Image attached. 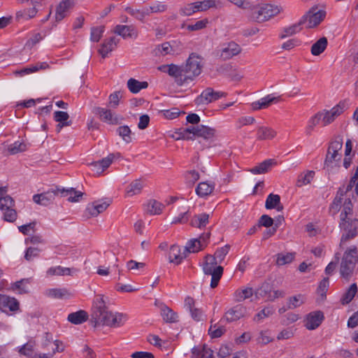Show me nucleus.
<instances>
[{"label": "nucleus", "mask_w": 358, "mask_h": 358, "mask_svg": "<svg viewBox=\"0 0 358 358\" xmlns=\"http://www.w3.org/2000/svg\"><path fill=\"white\" fill-rule=\"evenodd\" d=\"M203 59L197 53L192 52L186 60L185 64L176 65L174 64H163L157 69L174 78L178 86H182L192 82L199 76L203 67Z\"/></svg>", "instance_id": "obj_1"}, {"label": "nucleus", "mask_w": 358, "mask_h": 358, "mask_svg": "<svg viewBox=\"0 0 358 358\" xmlns=\"http://www.w3.org/2000/svg\"><path fill=\"white\" fill-rule=\"evenodd\" d=\"M124 317V315L122 313L113 314L108 310L103 296H96L90 315V322L94 327L100 324L110 327H120L123 324Z\"/></svg>", "instance_id": "obj_2"}, {"label": "nucleus", "mask_w": 358, "mask_h": 358, "mask_svg": "<svg viewBox=\"0 0 358 358\" xmlns=\"http://www.w3.org/2000/svg\"><path fill=\"white\" fill-rule=\"evenodd\" d=\"M83 195V192L76 191L73 187L65 189L56 187L55 189L34 195L33 200L38 204L46 206L52 203L56 196H60L61 197L69 196L68 200L69 201L77 202L80 201Z\"/></svg>", "instance_id": "obj_3"}, {"label": "nucleus", "mask_w": 358, "mask_h": 358, "mask_svg": "<svg viewBox=\"0 0 358 358\" xmlns=\"http://www.w3.org/2000/svg\"><path fill=\"white\" fill-rule=\"evenodd\" d=\"M357 263L358 264V250L354 245L348 248L343 253L340 267L341 277L349 280L353 274Z\"/></svg>", "instance_id": "obj_4"}, {"label": "nucleus", "mask_w": 358, "mask_h": 358, "mask_svg": "<svg viewBox=\"0 0 358 358\" xmlns=\"http://www.w3.org/2000/svg\"><path fill=\"white\" fill-rule=\"evenodd\" d=\"M219 260L215 255H208L206 256V262L203 266V273L206 275H211L210 287L214 289L217 285L222 276L224 268L218 266Z\"/></svg>", "instance_id": "obj_5"}, {"label": "nucleus", "mask_w": 358, "mask_h": 358, "mask_svg": "<svg viewBox=\"0 0 358 358\" xmlns=\"http://www.w3.org/2000/svg\"><path fill=\"white\" fill-rule=\"evenodd\" d=\"M281 10L282 8L280 6L268 3L264 4L260 7L252 9L250 18L253 21L262 22L277 15Z\"/></svg>", "instance_id": "obj_6"}, {"label": "nucleus", "mask_w": 358, "mask_h": 358, "mask_svg": "<svg viewBox=\"0 0 358 358\" xmlns=\"http://www.w3.org/2000/svg\"><path fill=\"white\" fill-rule=\"evenodd\" d=\"M340 229L344 231L341 238L340 246L343 243L355 238L358 235V220L352 218L344 219L339 222Z\"/></svg>", "instance_id": "obj_7"}, {"label": "nucleus", "mask_w": 358, "mask_h": 358, "mask_svg": "<svg viewBox=\"0 0 358 358\" xmlns=\"http://www.w3.org/2000/svg\"><path fill=\"white\" fill-rule=\"evenodd\" d=\"M349 106L346 100H343L338 102L337 105L333 107L331 110H324L322 119V124L324 127L332 123L337 117L341 115L345 110L348 108Z\"/></svg>", "instance_id": "obj_8"}, {"label": "nucleus", "mask_w": 358, "mask_h": 358, "mask_svg": "<svg viewBox=\"0 0 358 358\" xmlns=\"http://www.w3.org/2000/svg\"><path fill=\"white\" fill-rule=\"evenodd\" d=\"M227 94L226 92H216L211 87H207L196 98L195 103L198 105L208 104L222 97H225Z\"/></svg>", "instance_id": "obj_9"}, {"label": "nucleus", "mask_w": 358, "mask_h": 358, "mask_svg": "<svg viewBox=\"0 0 358 358\" xmlns=\"http://www.w3.org/2000/svg\"><path fill=\"white\" fill-rule=\"evenodd\" d=\"M247 315V308L242 304H238L228 310L220 321L225 320L228 322H232L245 317Z\"/></svg>", "instance_id": "obj_10"}, {"label": "nucleus", "mask_w": 358, "mask_h": 358, "mask_svg": "<svg viewBox=\"0 0 358 358\" xmlns=\"http://www.w3.org/2000/svg\"><path fill=\"white\" fill-rule=\"evenodd\" d=\"M306 16L308 22V27L313 28L320 24L326 16V12L323 10H318L317 8L313 7L309 11L303 15Z\"/></svg>", "instance_id": "obj_11"}, {"label": "nucleus", "mask_w": 358, "mask_h": 358, "mask_svg": "<svg viewBox=\"0 0 358 358\" xmlns=\"http://www.w3.org/2000/svg\"><path fill=\"white\" fill-rule=\"evenodd\" d=\"M241 52V48L238 44L234 41H231L225 45L221 49L217 50L219 55L223 60L231 59L232 57L238 55Z\"/></svg>", "instance_id": "obj_12"}, {"label": "nucleus", "mask_w": 358, "mask_h": 358, "mask_svg": "<svg viewBox=\"0 0 358 358\" xmlns=\"http://www.w3.org/2000/svg\"><path fill=\"white\" fill-rule=\"evenodd\" d=\"M324 320V313L321 310H316L307 315L305 320V327L308 330L317 329Z\"/></svg>", "instance_id": "obj_13"}, {"label": "nucleus", "mask_w": 358, "mask_h": 358, "mask_svg": "<svg viewBox=\"0 0 358 358\" xmlns=\"http://www.w3.org/2000/svg\"><path fill=\"white\" fill-rule=\"evenodd\" d=\"M92 112L96 115H98L102 122L110 124H119L118 117L115 116L110 109L101 107H94L92 110Z\"/></svg>", "instance_id": "obj_14"}, {"label": "nucleus", "mask_w": 358, "mask_h": 358, "mask_svg": "<svg viewBox=\"0 0 358 358\" xmlns=\"http://www.w3.org/2000/svg\"><path fill=\"white\" fill-rule=\"evenodd\" d=\"M113 32L121 36L123 38H136L138 30L134 25H116Z\"/></svg>", "instance_id": "obj_15"}, {"label": "nucleus", "mask_w": 358, "mask_h": 358, "mask_svg": "<svg viewBox=\"0 0 358 358\" xmlns=\"http://www.w3.org/2000/svg\"><path fill=\"white\" fill-rule=\"evenodd\" d=\"M19 307L20 303L15 298L0 294V309L2 311L15 312L19 309Z\"/></svg>", "instance_id": "obj_16"}, {"label": "nucleus", "mask_w": 358, "mask_h": 358, "mask_svg": "<svg viewBox=\"0 0 358 358\" xmlns=\"http://www.w3.org/2000/svg\"><path fill=\"white\" fill-rule=\"evenodd\" d=\"M109 205L110 204L106 201H94L87 206L85 210V213L90 216L96 217L99 214L106 210Z\"/></svg>", "instance_id": "obj_17"}, {"label": "nucleus", "mask_w": 358, "mask_h": 358, "mask_svg": "<svg viewBox=\"0 0 358 358\" xmlns=\"http://www.w3.org/2000/svg\"><path fill=\"white\" fill-rule=\"evenodd\" d=\"M280 100V96H273L272 94H268L264 98H262L257 101H255L251 104L252 108L254 110L266 108L273 103H277Z\"/></svg>", "instance_id": "obj_18"}, {"label": "nucleus", "mask_w": 358, "mask_h": 358, "mask_svg": "<svg viewBox=\"0 0 358 358\" xmlns=\"http://www.w3.org/2000/svg\"><path fill=\"white\" fill-rule=\"evenodd\" d=\"M187 257L185 250L182 254L181 253L180 248L178 245H173L171 246L169 253V259L171 263H174L178 265L181 263L183 259Z\"/></svg>", "instance_id": "obj_19"}, {"label": "nucleus", "mask_w": 358, "mask_h": 358, "mask_svg": "<svg viewBox=\"0 0 358 358\" xmlns=\"http://www.w3.org/2000/svg\"><path fill=\"white\" fill-rule=\"evenodd\" d=\"M307 21L306 16H302L297 23H295L288 27L282 29V34L280 35V38H285L287 36H292L301 30V26Z\"/></svg>", "instance_id": "obj_20"}, {"label": "nucleus", "mask_w": 358, "mask_h": 358, "mask_svg": "<svg viewBox=\"0 0 358 358\" xmlns=\"http://www.w3.org/2000/svg\"><path fill=\"white\" fill-rule=\"evenodd\" d=\"M119 42V39L115 36L106 39L101 45V48L99 50V54L103 58H106L108 54L115 49Z\"/></svg>", "instance_id": "obj_21"}, {"label": "nucleus", "mask_w": 358, "mask_h": 358, "mask_svg": "<svg viewBox=\"0 0 358 358\" xmlns=\"http://www.w3.org/2000/svg\"><path fill=\"white\" fill-rule=\"evenodd\" d=\"M73 6V0H62L57 6L55 13L57 22L62 20L66 15V13Z\"/></svg>", "instance_id": "obj_22"}, {"label": "nucleus", "mask_w": 358, "mask_h": 358, "mask_svg": "<svg viewBox=\"0 0 358 358\" xmlns=\"http://www.w3.org/2000/svg\"><path fill=\"white\" fill-rule=\"evenodd\" d=\"M48 68H49V64L47 62L37 63L35 65H30L20 70H16L13 72V74L15 76H24V75L36 72L40 69L43 70Z\"/></svg>", "instance_id": "obj_23"}, {"label": "nucleus", "mask_w": 358, "mask_h": 358, "mask_svg": "<svg viewBox=\"0 0 358 358\" xmlns=\"http://www.w3.org/2000/svg\"><path fill=\"white\" fill-rule=\"evenodd\" d=\"M115 155L114 153H111L101 160L92 162L90 165L91 166H99V169L96 170V173L100 174L110 166L115 159Z\"/></svg>", "instance_id": "obj_24"}, {"label": "nucleus", "mask_w": 358, "mask_h": 358, "mask_svg": "<svg viewBox=\"0 0 358 358\" xmlns=\"http://www.w3.org/2000/svg\"><path fill=\"white\" fill-rule=\"evenodd\" d=\"M209 223V215L206 213L194 215L190 220L189 224L192 227L203 229Z\"/></svg>", "instance_id": "obj_25"}, {"label": "nucleus", "mask_w": 358, "mask_h": 358, "mask_svg": "<svg viewBox=\"0 0 358 358\" xmlns=\"http://www.w3.org/2000/svg\"><path fill=\"white\" fill-rule=\"evenodd\" d=\"M273 291V286L269 282H264L262 285L255 291V296L257 299H266L269 301V298Z\"/></svg>", "instance_id": "obj_26"}, {"label": "nucleus", "mask_w": 358, "mask_h": 358, "mask_svg": "<svg viewBox=\"0 0 358 358\" xmlns=\"http://www.w3.org/2000/svg\"><path fill=\"white\" fill-rule=\"evenodd\" d=\"M265 207L266 209H276L278 211H282L284 208L280 202V196L273 193L267 196Z\"/></svg>", "instance_id": "obj_27"}, {"label": "nucleus", "mask_w": 358, "mask_h": 358, "mask_svg": "<svg viewBox=\"0 0 358 358\" xmlns=\"http://www.w3.org/2000/svg\"><path fill=\"white\" fill-rule=\"evenodd\" d=\"M124 10L127 13L141 22H145V17L150 16L148 7H143L141 9H134L132 7L127 6Z\"/></svg>", "instance_id": "obj_28"}, {"label": "nucleus", "mask_w": 358, "mask_h": 358, "mask_svg": "<svg viewBox=\"0 0 358 358\" xmlns=\"http://www.w3.org/2000/svg\"><path fill=\"white\" fill-rule=\"evenodd\" d=\"M69 118V115L66 112L58 110L54 113V120L59 122L57 125V130L58 132L60 131L63 127L70 126L71 124V121H68Z\"/></svg>", "instance_id": "obj_29"}, {"label": "nucleus", "mask_w": 358, "mask_h": 358, "mask_svg": "<svg viewBox=\"0 0 358 358\" xmlns=\"http://www.w3.org/2000/svg\"><path fill=\"white\" fill-rule=\"evenodd\" d=\"M88 313L83 310L71 313L68 315L67 320L73 324H80L88 320Z\"/></svg>", "instance_id": "obj_30"}, {"label": "nucleus", "mask_w": 358, "mask_h": 358, "mask_svg": "<svg viewBox=\"0 0 358 358\" xmlns=\"http://www.w3.org/2000/svg\"><path fill=\"white\" fill-rule=\"evenodd\" d=\"M78 269L62 267L60 266L50 267L47 271L48 275H73L74 273H77Z\"/></svg>", "instance_id": "obj_31"}, {"label": "nucleus", "mask_w": 358, "mask_h": 358, "mask_svg": "<svg viewBox=\"0 0 358 358\" xmlns=\"http://www.w3.org/2000/svg\"><path fill=\"white\" fill-rule=\"evenodd\" d=\"M277 132L271 127H259L257 131V139L259 141L273 139Z\"/></svg>", "instance_id": "obj_32"}, {"label": "nucleus", "mask_w": 358, "mask_h": 358, "mask_svg": "<svg viewBox=\"0 0 358 358\" xmlns=\"http://www.w3.org/2000/svg\"><path fill=\"white\" fill-rule=\"evenodd\" d=\"M215 189V184L213 182L208 183V182H202L199 183L196 188V193L200 197H205L210 195Z\"/></svg>", "instance_id": "obj_33"}, {"label": "nucleus", "mask_w": 358, "mask_h": 358, "mask_svg": "<svg viewBox=\"0 0 358 358\" xmlns=\"http://www.w3.org/2000/svg\"><path fill=\"white\" fill-rule=\"evenodd\" d=\"M148 83L146 81H138L134 78H130L127 81V87L131 93L136 94L143 89H146Z\"/></svg>", "instance_id": "obj_34"}, {"label": "nucleus", "mask_w": 358, "mask_h": 358, "mask_svg": "<svg viewBox=\"0 0 358 358\" xmlns=\"http://www.w3.org/2000/svg\"><path fill=\"white\" fill-rule=\"evenodd\" d=\"M215 129L203 124L198 125L196 130V137H202L204 139H210L215 136Z\"/></svg>", "instance_id": "obj_35"}, {"label": "nucleus", "mask_w": 358, "mask_h": 358, "mask_svg": "<svg viewBox=\"0 0 358 358\" xmlns=\"http://www.w3.org/2000/svg\"><path fill=\"white\" fill-rule=\"evenodd\" d=\"M295 255H296L295 252H286V253L280 252V253H278L275 255V257H276L275 264L278 266H284L287 264H290L294 259Z\"/></svg>", "instance_id": "obj_36"}, {"label": "nucleus", "mask_w": 358, "mask_h": 358, "mask_svg": "<svg viewBox=\"0 0 358 358\" xmlns=\"http://www.w3.org/2000/svg\"><path fill=\"white\" fill-rule=\"evenodd\" d=\"M323 112H318L312 116L308 120V124L306 127V134L307 136H310L312 134L314 128L320 123V122L322 121Z\"/></svg>", "instance_id": "obj_37"}, {"label": "nucleus", "mask_w": 358, "mask_h": 358, "mask_svg": "<svg viewBox=\"0 0 358 358\" xmlns=\"http://www.w3.org/2000/svg\"><path fill=\"white\" fill-rule=\"evenodd\" d=\"M328 45L327 38L326 37H322L317 41L311 47V53L315 56H318L322 54Z\"/></svg>", "instance_id": "obj_38"}, {"label": "nucleus", "mask_w": 358, "mask_h": 358, "mask_svg": "<svg viewBox=\"0 0 358 358\" xmlns=\"http://www.w3.org/2000/svg\"><path fill=\"white\" fill-rule=\"evenodd\" d=\"M165 206L159 201L151 199L147 204V211L151 215H159L162 213Z\"/></svg>", "instance_id": "obj_39"}, {"label": "nucleus", "mask_w": 358, "mask_h": 358, "mask_svg": "<svg viewBox=\"0 0 358 358\" xmlns=\"http://www.w3.org/2000/svg\"><path fill=\"white\" fill-rule=\"evenodd\" d=\"M275 164L276 162H274L273 159H266L263 162L260 163L258 166L253 167L250 171L251 173L254 174L264 173L268 171V170L272 165Z\"/></svg>", "instance_id": "obj_40"}, {"label": "nucleus", "mask_w": 358, "mask_h": 358, "mask_svg": "<svg viewBox=\"0 0 358 358\" xmlns=\"http://www.w3.org/2000/svg\"><path fill=\"white\" fill-rule=\"evenodd\" d=\"M255 294V292L251 287L237 289L234 293V299L236 301H242L251 297Z\"/></svg>", "instance_id": "obj_41"}, {"label": "nucleus", "mask_w": 358, "mask_h": 358, "mask_svg": "<svg viewBox=\"0 0 358 358\" xmlns=\"http://www.w3.org/2000/svg\"><path fill=\"white\" fill-rule=\"evenodd\" d=\"M314 176L315 171H307L305 173H301L298 176L296 185L301 187L303 185L310 184Z\"/></svg>", "instance_id": "obj_42"}, {"label": "nucleus", "mask_w": 358, "mask_h": 358, "mask_svg": "<svg viewBox=\"0 0 358 358\" xmlns=\"http://www.w3.org/2000/svg\"><path fill=\"white\" fill-rule=\"evenodd\" d=\"M203 247L201 245V243H200V241L199 239L193 238L189 240L185 248H184L185 252L187 253L188 255L189 253L191 252H198L200 250H203Z\"/></svg>", "instance_id": "obj_43"}, {"label": "nucleus", "mask_w": 358, "mask_h": 358, "mask_svg": "<svg viewBox=\"0 0 358 358\" xmlns=\"http://www.w3.org/2000/svg\"><path fill=\"white\" fill-rule=\"evenodd\" d=\"M162 315L163 317L164 320L166 322H178V315L176 312H174L172 309L169 307L164 306L161 309Z\"/></svg>", "instance_id": "obj_44"}, {"label": "nucleus", "mask_w": 358, "mask_h": 358, "mask_svg": "<svg viewBox=\"0 0 358 358\" xmlns=\"http://www.w3.org/2000/svg\"><path fill=\"white\" fill-rule=\"evenodd\" d=\"M357 292V286L355 283L352 284L348 289L343 295L341 301L342 304H348L355 297Z\"/></svg>", "instance_id": "obj_45"}, {"label": "nucleus", "mask_w": 358, "mask_h": 358, "mask_svg": "<svg viewBox=\"0 0 358 358\" xmlns=\"http://www.w3.org/2000/svg\"><path fill=\"white\" fill-rule=\"evenodd\" d=\"M143 187V182L141 180H135L127 187V194L129 196H134L140 194Z\"/></svg>", "instance_id": "obj_46"}, {"label": "nucleus", "mask_w": 358, "mask_h": 358, "mask_svg": "<svg viewBox=\"0 0 358 358\" xmlns=\"http://www.w3.org/2000/svg\"><path fill=\"white\" fill-rule=\"evenodd\" d=\"M343 197V196H341V194H338L337 193L332 203H331L329 212L333 216H334L337 213L340 211L342 206Z\"/></svg>", "instance_id": "obj_47"}, {"label": "nucleus", "mask_w": 358, "mask_h": 358, "mask_svg": "<svg viewBox=\"0 0 358 358\" xmlns=\"http://www.w3.org/2000/svg\"><path fill=\"white\" fill-rule=\"evenodd\" d=\"M353 205L350 198L346 199L343 203V209L340 215V220L344 221V219L350 218L348 216L352 215Z\"/></svg>", "instance_id": "obj_48"}, {"label": "nucleus", "mask_w": 358, "mask_h": 358, "mask_svg": "<svg viewBox=\"0 0 358 358\" xmlns=\"http://www.w3.org/2000/svg\"><path fill=\"white\" fill-rule=\"evenodd\" d=\"M196 10L199 11H206L211 8L216 7V3L215 0H204L203 1L194 2Z\"/></svg>", "instance_id": "obj_49"}, {"label": "nucleus", "mask_w": 358, "mask_h": 358, "mask_svg": "<svg viewBox=\"0 0 358 358\" xmlns=\"http://www.w3.org/2000/svg\"><path fill=\"white\" fill-rule=\"evenodd\" d=\"M117 131L127 143L131 142V131L128 126L125 125L119 127L117 129Z\"/></svg>", "instance_id": "obj_50"}, {"label": "nucleus", "mask_w": 358, "mask_h": 358, "mask_svg": "<svg viewBox=\"0 0 358 358\" xmlns=\"http://www.w3.org/2000/svg\"><path fill=\"white\" fill-rule=\"evenodd\" d=\"M48 295L55 299H64L70 296L69 292L65 289H51L48 291Z\"/></svg>", "instance_id": "obj_51"}, {"label": "nucleus", "mask_w": 358, "mask_h": 358, "mask_svg": "<svg viewBox=\"0 0 358 358\" xmlns=\"http://www.w3.org/2000/svg\"><path fill=\"white\" fill-rule=\"evenodd\" d=\"M27 150V145L23 142L15 141L8 146V150L11 155H15Z\"/></svg>", "instance_id": "obj_52"}, {"label": "nucleus", "mask_w": 358, "mask_h": 358, "mask_svg": "<svg viewBox=\"0 0 358 358\" xmlns=\"http://www.w3.org/2000/svg\"><path fill=\"white\" fill-rule=\"evenodd\" d=\"M304 303L303 296L298 294L296 296H291L288 299L287 308L294 309L299 307Z\"/></svg>", "instance_id": "obj_53"}, {"label": "nucleus", "mask_w": 358, "mask_h": 358, "mask_svg": "<svg viewBox=\"0 0 358 358\" xmlns=\"http://www.w3.org/2000/svg\"><path fill=\"white\" fill-rule=\"evenodd\" d=\"M225 331L226 329L224 326H219L217 327V324H211L208 329V334L212 338L221 337Z\"/></svg>", "instance_id": "obj_54"}, {"label": "nucleus", "mask_w": 358, "mask_h": 358, "mask_svg": "<svg viewBox=\"0 0 358 358\" xmlns=\"http://www.w3.org/2000/svg\"><path fill=\"white\" fill-rule=\"evenodd\" d=\"M342 155L339 152H334V151L327 150L324 160V166H329L333 162H338L341 160Z\"/></svg>", "instance_id": "obj_55"}, {"label": "nucleus", "mask_w": 358, "mask_h": 358, "mask_svg": "<svg viewBox=\"0 0 358 358\" xmlns=\"http://www.w3.org/2000/svg\"><path fill=\"white\" fill-rule=\"evenodd\" d=\"M105 31L104 26L92 27L91 29L90 39L93 42H99Z\"/></svg>", "instance_id": "obj_56"}, {"label": "nucleus", "mask_w": 358, "mask_h": 358, "mask_svg": "<svg viewBox=\"0 0 358 358\" xmlns=\"http://www.w3.org/2000/svg\"><path fill=\"white\" fill-rule=\"evenodd\" d=\"M36 6V5H34ZM37 13V10L34 6L31 8L24 9L22 11H19L16 14V17L19 20L20 17L24 18L26 20L31 19L34 17Z\"/></svg>", "instance_id": "obj_57"}, {"label": "nucleus", "mask_w": 358, "mask_h": 358, "mask_svg": "<svg viewBox=\"0 0 358 358\" xmlns=\"http://www.w3.org/2000/svg\"><path fill=\"white\" fill-rule=\"evenodd\" d=\"M34 341H29L22 346L19 352L27 357H31L34 352Z\"/></svg>", "instance_id": "obj_58"}, {"label": "nucleus", "mask_w": 358, "mask_h": 358, "mask_svg": "<svg viewBox=\"0 0 358 358\" xmlns=\"http://www.w3.org/2000/svg\"><path fill=\"white\" fill-rule=\"evenodd\" d=\"M274 313V308L273 306H267L259 311L255 315L254 320L257 321L262 320V319L271 315Z\"/></svg>", "instance_id": "obj_59"}, {"label": "nucleus", "mask_w": 358, "mask_h": 358, "mask_svg": "<svg viewBox=\"0 0 358 358\" xmlns=\"http://www.w3.org/2000/svg\"><path fill=\"white\" fill-rule=\"evenodd\" d=\"M343 148V139L341 137L338 136L334 140L331 141L329 143L327 150L334 151V152L339 151Z\"/></svg>", "instance_id": "obj_60"}, {"label": "nucleus", "mask_w": 358, "mask_h": 358, "mask_svg": "<svg viewBox=\"0 0 358 358\" xmlns=\"http://www.w3.org/2000/svg\"><path fill=\"white\" fill-rule=\"evenodd\" d=\"M357 181V180L355 179L354 177L352 176L346 187L343 186L338 188L337 191L338 194H341V196H343L345 194L351 191L354 186L355 187Z\"/></svg>", "instance_id": "obj_61"}, {"label": "nucleus", "mask_w": 358, "mask_h": 358, "mask_svg": "<svg viewBox=\"0 0 358 358\" xmlns=\"http://www.w3.org/2000/svg\"><path fill=\"white\" fill-rule=\"evenodd\" d=\"M257 223L259 227H265L269 228L273 225L274 220L268 215H263L259 217Z\"/></svg>", "instance_id": "obj_62"}, {"label": "nucleus", "mask_w": 358, "mask_h": 358, "mask_svg": "<svg viewBox=\"0 0 358 358\" xmlns=\"http://www.w3.org/2000/svg\"><path fill=\"white\" fill-rule=\"evenodd\" d=\"M196 12L194 3H188L180 9V14L183 16H189Z\"/></svg>", "instance_id": "obj_63"}, {"label": "nucleus", "mask_w": 358, "mask_h": 358, "mask_svg": "<svg viewBox=\"0 0 358 358\" xmlns=\"http://www.w3.org/2000/svg\"><path fill=\"white\" fill-rule=\"evenodd\" d=\"M14 205L15 201L10 196L7 195L0 200V208L2 210H4L6 208H13Z\"/></svg>", "instance_id": "obj_64"}]
</instances>
